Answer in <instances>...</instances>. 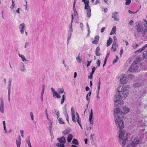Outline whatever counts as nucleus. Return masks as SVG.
Segmentation results:
<instances>
[{
  "instance_id": "774afa93",
  "label": "nucleus",
  "mask_w": 147,
  "mask_h": 147,
  "mask_svg": "<svg viewBox=\"0 0 147 147\" xmlns=\"http://www.w3.org/2000/svg\"><path fill=\"white\" fill-rule=\"evenodd\" d=\"M113 39H114V41H117V39L116 37V36H113Z\"/></svg>"
},
{
  "instance_id": "f8f14e48",
  "label": "nucleus",
  "mask_w": 147,
  "mask_h": 147,
  "mask_svg": "<svg viewBox=\"0 0 147 147\" xmlns=\"http://www.w3.org/2000/svg\"><path fill=\"white\" fill-rule=\"evenodd\" d=\"M93 115L92 110L91 109L90 111V113L89 115V120L90 123L92 125H93L94 123L93 121L92 120Z\"/></svg>"
},
{
  "instance_id": "5fc2aeb1",
  "label": "nucleus",
  "mask_w": 147,
  "mask_h": 147,
  "mask_svg": "<svg viewBox=\"0 0 147 147\" xmlns=\"http://www.w3.org/2000/svg\"><path fill=\"white\" fill-rule=\"evenodd\" d=\"M142 51L141 49H140L139 50H137L135 51V53H139V52H141Z\"/></svg>"
},
{
  "instance_id": "338daca9",
  "label": "nucleus",
  "mask_w": 147,
  "mask_h": 147,
  "mask_svg": "<svg viewBox=\"0 0 147 147\" xmlns=\"http://www.w3.org/2000/svg\"><path fill=\"white\" fill-rule=\"evenodd\" d=\"M71 38V37H70L69 38V36H67V44H68V43H69V41L70 40V39Z\"/></svg>"
},
{
  "instance_id": "e2e57ef3",
  "label": "nucleus",
  "mask_w": 147,
  "mask_h": 147,
  "mask_svg": "<svg viewBox=\"0 0 147 147\" xmlns=\"http://www.w3.org/2000/svg\"><path fill=\"white\" fill-rule=\"evenodd\" d=\"M77 122L78 123V124H79V125H80V126L81 127V128L82 129V125H81V121H78Z\"/></svg>"
},
{
  "instance_id": "a211bd4d",
  "label": "nucleus",
  "mask_w": 147,
  "mask_h": 147,
  "mask_svg": "<svg viewBox=\"0 0 147 147\" xmlns=\"http://www.w3.org/2000/svg\"><path fill=\"white\" fill-rule=\"evenodd\" d=\"M42 86H43V87L42 88V92L41 93V97H40L42 101H43V94H44V91H45V86L44 85V84H43Z\"/></svg>"
},
{
  "instance_id": "de8ad7c7",
  "label": "nucleus",
  "mask_w": 147,
  "mask_h": 147,
  "mask_svg": "<svg viewBox=\"0 0 147 147\" xmlns=\"http://www.w3.org/2000/svg\"><path fill=\"white\" fill-rule=\"evenodd\" d=\"M93 74H92L91 73H90V75L88 76V77L90 79H92L93 78Z\"/></svg>"
},
{
  "instance_id": "a19ab883",
  "label": "nucleus",
  "mask_w": 147,
  "mask_h": 147,
  "mask_svg": "<svg viewBox=\"0 0 147 147\" xmlns=\"http://www.w3.org/2000/svg\"><path fill=\"white\" fill-rule=\"evenodd\" d=\"M100 83H100V80L99 79V81L98 82V94L99 91L100 90Z\"/></svg>"
},
{
  "instance_id": "49530a36",
  "label": "nucleus",
  "mask_w": 147,
  "mask_h": 147,
  "mask_svg": "<svg viewBox=\"0 0 147 147\" xmlns=\"http://www.w3.org/2000/svg\"><path fill=\"white\" fill-rule=\"evenodd\" d=\"M12 5H11V7H10V8L11 9H12L13 7H15V4L14 3V1H13V0H12Z\"/></svg>"
},
{
  "instance_id": "0eeeda50",
  "label": "nucleus",
  "mask_w": 147,
  "mask_h": 147,
  "mask_svg": "<svg viewBox=\"0 0 147 147\" xmlns=\"http://www.w3.org/2000/svg\"><path fill=\"white\" fill-rule=\"evenodd\" d=\"M134 61V63L131 65L129 68V71L131 72H133L136 71L138 68V65L135 63Z\"/></svg>"
},
{
  "instance_id": "bb28decb",
  "label": "nucleus",
  "mask_w": 147,
  "mask_h": 147,
  "mask_svg": "<svg viewBox=\"0 0 147 147\" xmlns=\"http://www.w3.org/2000/svg\"><path fill=\"white\" fill-rule=\"evenodd\" d=\"M72 143L73 144L76 145H78V140L75 139H74L72 141Z\"/></svg>"
},
{
  "instance_id": "e433bc0d",
  "label": "nucleus",
  "mask_w": 147,
  "mask_h": 147,
  "mask_svg": "<svg viewBox=\"0 0 147 147\" xmlns=\"http://www.w3.org/2000/svg\"><path fill=\"white\" fill-rule=\"evenodd\" d=\"M74 10V13L72 14L71 15L73 14V19L74 18V17H77L78 15V13L77 11L76 10Z\"/></svg>"
},
{
  "instance_id": "2f4dec72",
  "label": "nucleus",
  "mask_w": 147,
  "mask_h": 147,
  "mask_svg": "<svg viewBox=\"0 0 147 147\" xmlns=\"http://www.w3.org/2000/svg\"><path fill=\"white\" fill-rule=\"evenodd\" d=\"M65 100V96L64 95L62 96L61 101V104H63L64 102V101Z\"/></svg>"
},
{
  "instance_id": "423d86ee",
  "label": "nucleus",
  "mask_w": 147,
  "mask_h": 147,
  "mask_svg": "<svg viewBox=\"0 0 147 147\" xmlns=\"http://www.w3.org/2000/svg\"><path fill=\"white\" fill-rule=\"evenodd\" d=\"M139 142V140L138 138H134L131 142L130 145H128L127 146L128 147H130V145H131L132 147H135L138 144Z\"/></svg>"
},
{
  "instance_id": "20e7f679",
  "label": "nucleus",
  "mask_w": 147,
  "mask_h": 147,
  "mask_svg": "<svg viewBox=\"0 0 147 147\" xmlns=\"http://www.w3.org/2000/svg\"><path fill=\"white\" fill-rule=\"evenodd\" d=\"M73 15H72V20H71L70 25L69 26V29L68 30V35L67 36H69V38L71 37V36L73 31V29L72 26L73 22Z\"/></svg>"
},
{
  "instance_id": "6e6d98bb",
  "label": "nucleus",
  "mask_w": 147,
  "mask_h": 147,
  "mask_svg": "<svg viewBox=\"0 0 147 147\" xmlns=\"http://www.w3.org/2000/svg\"><path fill=\"white\" fill-rule=\"evenodd\" d=\"M142 51L141 49H140L139 50H137L135 51V53H139V52H141Z\"/></svg>"
},
{
  "instance_id": "603ef678",
  "label": "nucleus",
  "mask_w": 147,
  "mask_h": 147,
  "mask_svg": "<svg viewBox=\"0 0 147 147\" xmlns=\"http://www.w3.org/2000/svg\"><path fill=\"white\" fill-rule=\"evenodd\" d=\"M123 49H122V48H121L120 51V52L119 53V54L121 56L122 55V54L123 53Z\"/></svg>"
},
{
  "instance_id": "412c9836",
  "label": "nucleus",
  "mask_w": 147,
  "mask_h": 147,
  "mask_svg": "<svg viewBox=\"0 0 147 147\" xmlns=\"http://www.w3.org/2000/svg\"><path fill=\"white\" fill-rule=\"evenodd\" d=\"M84 2V4L85 5V9H87L90 8V7L88 6L89 3V1H85Z\"/></svg>"
},
{
  "instance_id": "473e14b6",
  "label": "nucleus",
  "mask_w": 147,
  "mask_h": 147,
  "mask_svg": "<svg viewBox=\"0 0 147 147\" xmlns=\"http://www.w3.org/2000/svg\"><path fill=\"white\" fill-rule=\"evenodd\" d=\"M63 109V111H64V115H68L67 112V109H66V107L65 106L64 107Z\"/></svg>"
},
{
  "instance_id": "cd10ccee",
  "label": "nucleus",
  "mask_w": 147,
  "mask_h": 147,
  "mask_svg": "<svg viewBox=\"0 0 147 147\" xmlns=\"http://www.w3.org/2000/svg\"><path fill=\"white\" fill-rule=\"evenodd\" d=\"M116 45H112V47L111 49V50H112L113 51H116Z\"/></svg>"
},
{
  "instance_id": "f704fd0d",
  "label": "nucleus",
  "mask_w": 147,
  "mask_h": 147,
  "mask_svg": "<svg viewBox=\"0 0 147 147\" xmlns=\"http://www.w3.org/2000/svg\"><path fill=\"white\" fill-rule=\"evenodd\" d=\"M143 57L144 58H147V51H144L143 55Z\"/></svg>"
},
{
  "instance_id": "a18cd8bd",
  "label": "nucleus",
  "mask_w": 147,
  "mask_h": 147,
  "mask_svg": "<svg viewBox=\"0 0 147 147\" xmlns=\"http://www.w3.org/2000/svg\"><path fill=\"white\" fill-rule=\"evenodd\" d=\"M119 59V58L117 56H116V59H113V63H115L116 62L117 60Z\"/></svg>"
},
{
  "instance_id": "7c9ffc66",
  "label": "nucleus",
  "mask_w": 147,
  "mask_h": 147,
  "mask_svg": "<svg viewBox=\"0 0 147 147\" xmlns=\"http://www.w3.org/2000/svg\"><path fill=\"white\" fill-rule=\"evenodd\" d=\"M56 145L57 146V147H64L65 146L64 144L59 143L56 144Z\"/></svg>"
},
{
  "instance_id": "aec40b11",
  "label": "nucleus",
  "mask_w": 147,
  "mask_h": 147,
  "mask_svg": "<svg viewBox=\"0 0 147 147\" xmlns=\"http://www.w3.org/2000/svg\"><path fill=\"white\" fill-rule=\"evenodd\" d=\"M112 41L113 40L112 38L110 37L109 39L107 40V46L108 47L110 46L112 42Z\"/></svg>"
},
{
  "instance_id": "09e8293b",
  "label": "nucleus",
  "mask_w": 147,
  "mask_h": 147,
  "mask_svg": "<svg viewBox=\"0 0 147 147\" xmlns=\"http://www.w3.org/2000/svg\"><path fill=\"white\" fill-rule=\"evenodd\" d=\"M100 61L99 59H98L97 61L96 62V64H97L98 67H99L100 66Z\"/></svg>"
},
{
  "instance_id": "4d7b16f0",
  "label": "nucleus",
  "mask_w": 147,
  "mask_h": 147,
  "mask_svg": "<svg viewBox=\"0 0 147 147\" xmlns=\"http://www.w3.org/2000/svg\"><path fill=\"white\" fill-rule=\"evenodd\" d=\"M138 11V10L137 11H136L135 12H134L133 11H130V10H129V11H128V12L129 13H136L137 11Z\"/></svg>"
},
{
  "instance_id": "b1692460",
  "label": "nucleus",
  "mask_w": 147,
  "mask_h": 147,
  "mask_svg": "<svg viewBox=\"0 0 147 147\" xmlns=\"http://www.w3.org/2000/svg\"><path fill=\"white\" fill-rule=\"evenodd\" d=\"M57 92L59 94H60L64 92V90L63 88H59L57 89Z\"/></svg>"
},
{
  "instance_id": "37998d69",
  "label": "nucleus",
  "mask_w": 147,
  "mask_h": 147,
  "mask_svg": "<svg viewBox=\"0 0 147 147\" xmlns=\"http://www.w3.org/2000/svg\"><path fill=\"white\" fill-rule=\"evenodd\" d=\"M10 89H8V98L9 101H10Z\"/></svg>"
},
{
  "instance_id": "9b49d317",
  "label": "nucleus",
  "mask_w": 147,
  "mask_h": 147,
  "mask_svg": "<svg viewBox=\"0 0 147 147\" xmlns=\"http://www.w3.org/2000/svg\"><path fill=\"white\" fill-rule=\"evenodd\" d=\"M25 26L24 23H22L19 26V28L20 30V32L22 34H23L24 32V28H25Z\"/></svg>"
},
{
  "instance_id": "f03ea898",
  "label": "nucleus",
  "mask_w": 147,
  "mask_h": 147,
  "mask_svg": "<svg viewBox=\"0 0 147 147\" xmlns=\"http://www.w3.org/2000/svg\"><path fill=\"white\" fill-rule=\"evenodd\" d=\"M129 86L128 85H123L119 86L117 88L118 93H117L114 99L115 105L119 106L124 104L123 100L126 98L129 94Z\"/></svg>"
},
{
  "instance_id": "864d4df0",
  "label": "nucleus",
  "mask_w": 147,
  "mask_h": 147,
  "mask_svg": "<svg viewBox=\"0 0 147 147\" xmlns=\"http://www.w3.org/2000/svg\"><path fill=\"white\" fill-rule=\"evenodd\" d=\"M20 133L21 136L23 138L24 136H23V133H24V131L23 130H20Z\"/></svg>"
},
{
  "instance_id": "5701e85b",
  "label": "nucleus",
  "mask_w": 147,
  "mask_h": 147,
  "mask_svg": "<svg viewBox=\"0 0 147 147\" xmlns=\"http://www.w3.org/2000/svg\"><path fill=\"white\" fill-rule=\"evenodd\" d=\"M73 136L72 134H69V135L67 138V141L68 142H70Z\"/></svg>"
},
{
  "instance_id": "2eb2a0df",
  "label": "nucleus",
  "mask_w": 147,
  "mask_h": 147,
  "mask_svg": "<svg viewBox=\"0 0 147 147\" xmlns=\"http://www.w3.org/2000/svg\"><path fill=\"white\" fill-rule=\"evenodd\" d=\"M99 37L98 35L96 36L94 38V40L92 42V43L93 44H97L98 42Z\"/></svg>"
},
{
  "instance_id": "8fccbe9b",
  "label": "nucleus",
  "mask_w": 147,
  "mask_h": 147,
  "mask_svg": "<svg viewBox=\"0 0 147 147\" xmlns=\"http://www.w3.org/2000/svg\"><path fill=\"white\" fill-rule=\"evenodd\" d=\"M147 48V44L145 45H144L142 48H141V49L142 51H143L145 49Z\"/></svg>"
},
{
  "instance_id": "9d476101",
  "label": "nucleus",
  "mask_w": 147,
  "mask_h": 147,
  "mask_svg": "<svg viewBox=\"0 0 147 147\" xmlns=\"http://www.w3.org/2000/svg\"><path fill=\"white\" fill-rule=\"evenodd\" d=\"M120 82L122 84L125 83L127 82L126 77L125 75H123L121 76L120 79Z\"/></svg>"
},
{
  "instance_id": "69168bd1",
  "label": "nucleus",
  "mask_w": 147,
  "mask_h": 147,
  "mask_svg": "<svg viewBox=\"0 0 147 147\" xmlns=\"http://www.w3.org/2000/svg\"><path fill=\"white\" fill-rule=\"evenodd\" d=\"M65 117H66V120H67V121H68V122H69V117H68V115H65Z\"/></svg>"
},
{
  "instance_id": "f3484780",
  "label": "nucleus",
  "mask_w": 147,
  "mask_h": 147,
  "mask_svg": "<svg viewBox=\"0 0 147 147\" xmlns=\"http://www.w3.org/2000/svg\"><path fill=\"white\" fill-rule=\"evenodd\" d=\"M87 10L86 11V13L87 16L88 18H90L91 16V10L90 8L87 9H86Z\"/></svg>"
},
{
  "instance_id": "4c0bfd02",
  "label": "nucleus",
  "mask_w": 147,
  "mask_h": 147,
  "mask_svg": "<svg viewBox=\"0 0 147 147\" xmlns=\"http://www.w3.org/2000/svg\"><path fill=\"white\" fill-rule=\"evenodd\" d=\"M26 142L28 144V146L29 147H32L31 144L30 142V140L29 138L28 139V140H26Z\"/></svg>"
},
{
  "instance_id": "13d9d810",
  "label": "nucleus",
  "mask_w": 147,
  "mask_h": 147,
  "mask_svg": "<svg viewBox=\"0 0 147 147\" xmlns=\"http://www.w3.org/2000/svg\"><path fill=\"white\" fill-rule=\"evenodd\" d=\"M91 61H87L88 64L87 65V67H88L89 66H90V63H91Z\"/></svg>"
},
{
  "instance_id": "c756f323",
  "label": "nucleus",
  "mask_w": 147,
  "mask_h": 147,
  "mask_svg": "<svg viewBox=\"0 0 147 147\" xmlns=\"http://www.w3.org/2000/svg\"><path fill=\"white\" fill-rule=\"evenodd\" d=\"M69 133V131L68 130H65L63 132V134L64 135H66L68 134Z\"/></svg>"
},
{
  "instance_id": "393cba45",
  "label": "nucleus",
  "mask_w": 147,
  "mask_h": 147,
  "mask_svg": "<svg viewBox=\"0 0 147 147\" xmlns=\"http://www.w3.org/2000/svg\"><path fill=\"white\" fill-rule=\"evenodd\" d=\"M141 105L140 102L138 100L136 101L135 104V106L137 107H138Z\"/></svg>"
},
{
  "instance_id": "79ce46f5",
  "label": "nucleus",
  "mask_w": 147,
  "mask_h": 147,
  "mask_svg": "<svg viewBox=\"0 0 147 147\" xmlns=\"http://www.w3.org/2000/svg\"><path fill=\"white\" fill-rule=\"evenodd\" d=\"M53 93V97H56L59 94L57 92H56V91L54 92V93Z\"/></svg>"
},
{
  "instance_id": "a878e982",
  "label": "nucleus",
  "mask_w": 147,
  "mask_h": 147,
  "mask_svg": "<svg viewBox=\"0 0 147 147\" xmlns=\"http://www.w3.org/2000/svg\"><path fill=\"white\" fill-rule=\"evenodd\" d=\"M4 104H1L0 107V111L2 113L4 112Z\"/></svg>"
},
{
  "instance_id": "6e6552de",
  "label": "nucleus",
  "mask_w": 147,
  "mask_h": 147,
  "mask_svg": "<svg viewBox=\"0 0 147 147\" xmlns=\"http://www.w3.org/2000/svg\"><path fill=\"white\" fill-rule=\"evenodd\" d=\"M71 111L72 120L73 122H74L75 123H76V121L75 120V115L74 114L75 111L73 107L71 108Z\"/></svg>"
},
{
  "instance_id": "4468645a",
  "label": "nucleus",
  "mask_w": 147,
  "mask_h": 147,
  "mask_svg": "<svg viewBox=\"0 0 147 147\" xmlns=\"http://www.w3.org/2000/svg\"><path fill=\"white\" fill-rule=\"evenodd\" d=\"M143 30V26L140 24H138L137 27V31L139 32H141Z\"/></svg>"
},
{
  "instance_id": "ddd939ff",
  "label": "nucleus",
  "mask_w": 147,
  "mask_h": 147,
  "mask_svg": "<svg viewBox=\"0 0 147 147\" xmlns=\"http://www.w3.org/2000/svg\"><path fill=\"white\" fill-rule=\"evenodd\" d=\"M57 140H58L59 142L62 144H64L66 142L65 138L64 136L61 137L59 138H57Z\"/></svg>"
},
{
  "instance_id": "1a4fd4ad",
  "label": "nucleus",
  "mask_w": 147,
  "mask_h": 147,
  "mask_svg": "<svg viewBox=\"0 0 147 147\" xmlns=\"http://www.w3.org/2000/svg\"><path fill=\"white\" fill-rule=\"evenodd\" d=\"M118 13L117 12L115 11L112 13V18H113L115 21H118L119 20V18L117 17V14Z\"/></svg>"
},
{
  "instance_id": "6ab92c4d",
  "label": "nucleus",
  "mask_w": 147,
  "mask_h": 147,
  "mask_svg": "<svg viewBox=\"0 0 147 147\" xmlns=\"http://www.w3.org/2000/svg\"><path fill=\"white\" fill-rule=\"evenodd\" d=\"M100 50V49L99 47H96L95 51V54L97 56H99L100 55V54L99 53Z\"/></svg>"
},
{
  "instance_id": "bf43d9fd",
  "label": "nucleus",
  "mask_w": 147,
  "mask_h": 147,
  "mask_svg": "<svg viewBox=\"0 0 147 147\" xmlns=\"http://www.w3.org/2000/svg\"><path fill=\"white\" fill-rule=\"evenodd\" d=\"M133 21L132 20H131L129 23V24L130 26H131L133 23Z\"/></svg>"
},
{
  "instance_id": "0e129e2a",
  "label": "nucleus",
  "mask_w": 147,
  "mask_h": 147,
  "mask_svg": "<svg viewBox=\"0 0 147 147\" xmlns=\"http://www.w3.org/2000/svg\"><path fill=\"white\" fill-rule=\"evenodd\" d=\"M105 28V27H102L101 29L100 32L101 33H102L104 31Z\"/></svg>"
},
{
  "instance_id": "680f3d73",
  "label": "nucleus",
  "mask_w": 147,
  "mask_h": 147,
  "mask_svg": "<svg viewBox=\"0 0 147 147\" xmlns=\"http://www.w3.org/2000/svg\"><path fill=\"white\" fill-rule=\"evenodd\" d=\"M56 115L57 116V118H58L60 116L59 113V111H57L56 113Z\"/></svg>"
},
{
  "instance_id": "ea45409f",
  "label": "nucleus",
  "mask_w": 147,
  "mask_h": 147,
  "mask_svg": "<svg viewBox=\"0 0 147 147\" xmlns=\"http://www.w3.org/2000/svg\"><path fill=\"white\" fill-rule=\"evenodd\" d=\"M131 0H125L126 2L125 3V4L126 5H129L131 3Z\"/></svg>"
},
{
  "instance_id": "c9c22d12",
  "label": "nucleus",
  "mask_w": 147,
  "mask_h": 147,
  "mask_svg": "<svg viewBox=\"0 0 147 147\" xmlns=\"http://www.w3.org/2000/svg\"><path fill=\"white\" fill-rule=\"evenodd\" d=\"M76 119H77V121H81V119L80 118L79 115L78 113H76Z\"/></svg>"
},
{
  "instance_id": "7ed1b4c3",
  "label": "nucleus",
  "mask_w": 147,
  "mask_h": 147,
  "mask_svg": "<svg viewBox=\"0 0 147 147\" xmlns=\"http://www.w3.org/2000/svg\"><path fill=\"white\" fill-rule=\"evenodd\" d=\"M116 109L118 110L117 112L118 113V115L120 116L121 115L125 114L128 113L130 111L129 108L126 106L122 107L121 109H119L118 108H115L114 110V113H115V110Z\"/></svg>"
},
{
  "instance_id": "72a5a7b5",
  "label": "nucleus",
  "mask_w": 147,
  "mask_h": 147,
  "mask_svg": "<svg viewBox=\"0 0 147 147\" xmlns=\"http://www.w3.org/2000/svg\"><path fill=\"white\" fill-rule=\"evenodd\" d=\"M19 56L22 58V60L23 61H24L25 60H26V59H25V57L23 55L19 54Z\"/></svg>"
},
{
  "instance_id": "3c124183",
  "label": "nucleus",
  "mask_w": 147,
  "mask_h": 147,
  "mask_svg": "<svg viewBox=\"0 0 147 147\" xmlns=\"http://www.w3.org/2000/svg\"><path fill=\"white\" fill-rule=\"evenodd\" d=\"M96 70V68L95 67H94L92 68V71L91 72L92 74H93L94 73L95 71Z\"/></svg>"
},
{
  "instance_id": "dca6fc26",
  "label": "nucleus",
  "mask_w": 147,
  "mask_h": 147,
  "mask_svg": "<svg viewBox=\"0 0 147 147\" xmlns=\"http://www.w3.org/2000/svg\"><path fill=\"white\" fill-rule=\"evenodd\" d=\"M116 31V26H114L112 28V30L110 33V35H112L113 34H115Z\"/></svg>"
},
{
  "instance_id": "58836bf2",
  "label": "nucleus",
  "mask_w": 147,
  "mask_h": 147,
  "mask_svg": "<svg viewBox=\"0 0 147 147\" xmlns=\"http://www.w3.org/2000/svg\"><path fill=\"white\" fill-rule=\"evenodd\" d=\"M59 122L60 124H63L65 123L64 121L62 120V119L61 118H59Z\"/></svg>"
},
{
  "instance_id": "052dcab7",
  "label": "nucleus",
  "mask_w": 147,
  "mask_h": 147,
  "mask_svg": "<svg viewBox=\"0 0 147 147\" xmlns=\"http://www.w3.org/2000/svg\"><path fill=\"white\" fill-rule=\"evenodd\" d=\"M80 28H81L82 30H83V24L82 23H80Z\"/></svg>"
},
{
  "instance_id": "39448f33",
  "label": "nucleus",
  "mask_w": 147,
  "mask_h": 147,
  "mask_svg": "<svg viewBox=\"0 0 147 147\" xmlns=\"http://www.w3.org/2000/svg\"><path fill=\"white\" fill-rule=\"evenodd\" d=\"M147 117L144 118H140L139 119V122L140 123V125L142 126H146L147 125Z\"/></svg>"
},
{
  "instance_id": "c03bdc74",
  "label": "nucleus",
  "mask_w": 147,
  "mask_h": 147,
  "mask_svg": "<svg viewBox=\"0 0 147 147\" xmlns=\"http://www.w3.org/2000/svg\"><path fill=\"white\" fill-rule=\"evenodd\" d=\"M16 144L18 147H20L21 144L20 141L19 142L16 140Z\"/></svg>"
},
{
  "instance_id": "c85d7f7f",
  "label": "nucleus",
  "mask_w": 147,
  "mask_h": 147,
  "mask_svg": "<svg viewBox=\"0 0 147 147\" xmlns=\"http://www.w3.org/2000/svg\"><path fill=\"white\" fill-rule=\"evenodd\" d=\"M131 46L134 49H135L139 46V45L136 43H134Z\"/></svg>"
},
{
  "instance_id": "f257e3e1",
  "label": "nucleus",
  "mask_w": 147,
  "mask_h": 147,
  "mask_svg": "<svg viewBox=\"0 0 147 147\" xmlns=\"http://www.w3.org/2000/svg\"><path fill=\"white\" fill-rule=\"evenodd\" d=\"M118 110H115L114 115L115 119V123L117 127L119 129V138L121 144L123 146L125 145L128 137V134L123 130H121L124 127V123L123 121L120 117V115H118L117 112Z\"/></svg>"
},
{
  "instance_id": "4be33fe9",
  "label": "nucleus",
  "mask_w": 147,
  "mask_h": 147,
  "mask_svg": "<svg viewBox=\"0 0 147 147\" xmlns=\"http://www.w3.org/2000/svg\"><path fill=\"white\" fill-rule=\"evenodd\" d=\"M76 60L78 63H81L82 59L80 57V53L78 54V56L76 57Z\"/></svg>"
}]
</instances>
